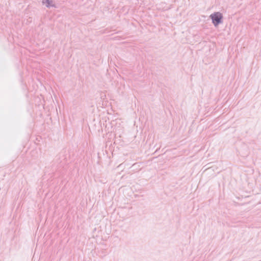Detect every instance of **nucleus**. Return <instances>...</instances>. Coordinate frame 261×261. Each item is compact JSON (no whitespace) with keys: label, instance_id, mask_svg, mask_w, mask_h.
<instances>
[{"label":"nucleus","instance_id":"obj_1","mask_svg":"<svg viewBox=\"0 0 261 261\" xmlns=\"http://www.w3.org/2000/svg\"><path fill=\"white\" fill-rule=\"evenodd\" d=\"M211 17L213 20V23L215 26H216L221 22L222 15L221 13L219 12H216L211 15Z\"/></svg>","mask_w":261,"mask_h":261},{"label":"nucleus","instance_id":"obj_2","mask_svg":"<svg viewBox=\"0 0 261 261\" xmlns=\"http://www.w3.org/2000/svg\"><path fill=\"white\" fill-rule=\"evenodd\" d=\"M43 3L46 5V7L53 6V1L51 0H45Z\"/></svg>","mask_w":261,"mask_h":261}]
</instances>
